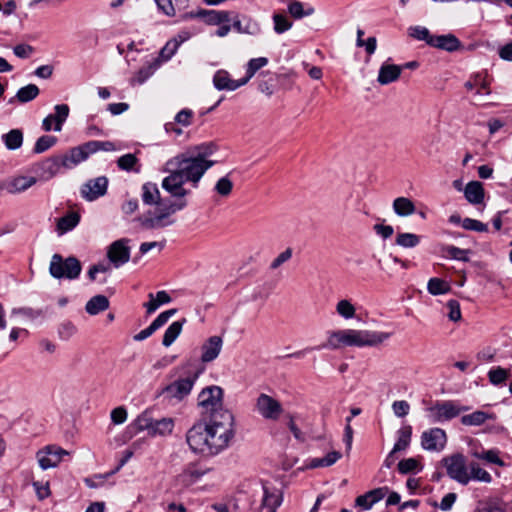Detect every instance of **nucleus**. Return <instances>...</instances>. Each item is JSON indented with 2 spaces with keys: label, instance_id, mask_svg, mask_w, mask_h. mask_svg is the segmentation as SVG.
Here are the masks:
<instances>
[{
  "label": "nucleus",
  "instance_id": "31",
  "mask_svg": "<svg viewBox=\"0 0 512 512\" xmlns=\"http://www.w3.org/2000/svg\"><path fill=\"white\" fill-rule=\"evenodd\" d=\"M186 322L185 319L175 321L172 324L169 325V327L166 329L162 344L165 347H169L173 344V342L178 338L180 335L183 325Z\"/></svg>",
  "mask_w": 512,
  "mask_h": 512
},
{
  "label": "nucleus",
  "instance_id": "47",
  "mask_svg": "<svg viewBox=\"0 0 512 512\" xmlns=\"http://www.w3.org/2000/svg\"><path fill=\"white\" fill-rule=\"evenodd\" d=\"M56 141L57 139L54 136L43 135L37 139L35 146L33 148V152L35 154H41L50 149L52 146H54Z\"/></svg>",
  "mask_w": 512,
  "mask_h": 512
},
{
  "label": "nucleus",
  "instance_id": "2",
  "mask_svg": "<svg viewBox=\"0 0 512 512\" xmlns=\"http://www.w3.org/2000/svg\"><path fill=\"white\" fill-rule=\"evenodd\" d=\"M214 165V161L195 158L192 154H180L165 164V170L170 174L162 181V187L167 191H173L181 188L186 182L196 183L201 179L204 173Z\"/></svg>",
  "mask_w": 512,
  "mask_h": 512
},
{
  "label": "nucleus",
  "instance_id": "50",
  "mask_svg": "<svg viewBox=\"0 0 512 512\" xmlns=\"http://www.w3.org/2000/svg\"><path fill=\"white\" fill-rule=\"evenodd\" d=\"M108 187V179L105 176L97 177L85 184L87 192H106Z\"/></svg>",
  "mask_w": 512,
  "mask_h": 512
},
{
  "label": "nucleus",
  "instance_id": "18",
  "mask_svg": "<svg viewBox=\"0 0 512 512\" xmlns=\"http://www.w3.org/2000/svg\"><path fill=\"white\" fill-rule=\"evenodd\" d=\"M223 346V340L220 336H211L209 337L201 347V361L203 363H208L215 360Z\"/></svg>",
  "mask_w": 512,
  "mask_h": 512
},
{
  "label": "nucleus",
  "instance_id": "14",
  "mask_svg": "<svg viewBox=\"0 0 512 512\" xmlns=\"http://www.w3.org/2000/svg\"><path fill=\"white\" fill-rule=\"evenodd\" d=\"M127 243L128 240L120 239L109 246L107 257L114 268H119L129 261L130 248Z\"/></svg>",
  "mask_w": 512,
  "mask_h": 512
},
{
  "label": "nucleus",
  "instance_id": "46",
  "mask_svg": "<svg viewBox=\"0 0 512 512\" xmlns=\"http://www.w3.org/2000/svg\"><path fill=\"white\" fill-rule=\"evenodd\" d=\"M470 480H477L484 483H490L492 481L491 475L484 469H482L477 463H470Z\"/></svg>",
  "mask_w": 512,
  "mask_h": 512
},
{
  "label": "nucleus",
  "instance_id": "55",
  "mask_svg": "<svg viewBox=\"0 0 512 512\" xmlns=\"http://www.w3.org/2000/svg\"><path fill=\"white\" fill-rule=\"evenodd\" d=\"M138 159L134 154L128 153L118 158L117 164L121 170L130 171L136 165Z\"/></svg>",
  "mask_w": 512,
  "mask_h": 512
},
{
  "label": "nucleus",
  "instance_id": "35",
  "mask_svg": "<svg viewBox=\"0 0 512 512\" xmlns=\"http://www.w3.org/2000/svg\"><path fill=\"white\" fill-rule=\"evenodd\" d=\"M488 419H494V416L478 410L471 414L462 416L461 423L465 426H480Z\"/></svg>",
  "mask_w": 512,
  "mask_h": 512
},
{
  "label": "nucleus",
  "instance_id": "58",
  "mask_svg": "<svg viewBox=\"0 0 512 512\" xmlns=\"http://www.w3.org/2000/svg\"><path fill=\"white\" fill-rule=\"evenodd\" d=\"M112 267H113V265L111 264L110 261H109V263L102 262V263L93 265L90 267V269L88 271V277L90 278V280L94 281L96 279L97 273H108V272H110Z\"/></svg>",
  "mask_w": 512,
  "mask_h": 512
},
{
  "label": "nucleus",
  "instance_id": "34",
  "mask_svg": "<svg viewBox=\"0 0 512 512\" xmlns=\"http://www.w3.org/2000/svg\"><path fill=\"white\" fill-rule=\"evenodd\" d=\"M2 140L9 150H17L23 144V132L20 129H12L2 136Z\"/></svg>",
  "mask_w": 512,
  "mask_h": 512
},
{
  "label": "nucleus",
  "instance_id": "60",
  "mask_svg": "<svg viewBox=\"0 0 512 512\" xmlns=\"http://www.w3.org/2000/svg\"><path fill=\"white\" fill-rule=\"evenodd\" d=\"M447 255L455 260L459 261H468V251L455 247V246H448L445 249Z\"/></svg>",
  "mask_w": 512,
  "mask_h": 512
},
{
  "label": "nucleus",
  "instance_id": "38",
  "mask_svg": "<svg viewBox=\"0 0 512 512\" xmlns=\"http://www.w3.org/2000/svg\"><path fill=\"white\" fill-rule=\"evenodd\" d=\"M335 310L336 313L345 320L352 319L356 315V308L351 300L348 299L339 300L336 303Z\"/></svg>",
  "mask_w": 512,
  "mask_h": 512
},
{
  "label": "nucleus",
  "instance_id": "56",
  "mask_svg": "<svg viewBox=\"0 0 512 512\" xmlns=\"http://www.w3.org/2000/svg\"><path fill=\"white\" fill-rule=\"evenodd\" d=\"M243 33L256 35L260 32L259 23L249 16H243Z\"/></svg>",
  "mask_w": 512,
  "mask_h": 512
},
{
  "label": "nucleus",
  "instance_id": "16",
  "mask_svg": "<svg viewBox=\"0 0 512 512\" xmlns=\"http://www.w3.org/2000/svg\"><path fill=\"white\" fill-rule=\"evenodd\" d=\"M213 85L219 91H235L238 88L247 84V79L234 80L231 78L228 71L224 69L217 70L213 76Z\"/></svg>",
  "mask_w": 512,
  "mask_h": 512
},
{
  "label": "nucleus",
  "instance_id": "54",
  "mask_svg": "<svg viewBox=\"0 0 512 512\" xmlns=\"http://www.w3.org/2000/svg\"><path fill=\"white\" fill-rule=\"evenodd\" d=\"M394 415L398 418L406 417L410 412V404L406 400H396L391 405Z\"/></svg>",
  "mask_w": 512,
  "mask_h": 512
},
{
  "label": "nucleus",
  "instance_id": "8",
  "mask_svg": "<svg viewBox=\"0 0 512 512\" xmlns=\"http://www.w3.org/2000/svg\"><path fill=\"white\" fill-rule=\"evenodd\" d=\"M256 412L265 420L276 421L283 413L282 404L274 397L261 393L255 402Z\"/></svg>",
  "mask_w": 512,
  "mask_h": 512
},
{
  "label": "nucleus",
  "instance_id": "25",
  "mask_svg": "<svg viewBox=\"0 0 512 512\" xmlns=\"http://www.w3.org/2000/svg\"><path fill=\"white\" fill-rule=\"evenodd\" d=\"M148 297L149 301L144 304L148 314L155 312L161 305L171 302V297L166 291H158L156 295L150 293Z\"/></svg>",
  "mask_w": 512,
  "mask_h": 512
},
{
  "label": "nucleus",
  "instance_id": "11",
  "mask_svg": "<svg viewBox=\"0 0 512 512\" xmlns=\"http://www.w3.org/2000/svg\"><path fill=\"white\" fill-rule=\"evenodd\" d=\"M447 474L460 484L466 485L470 481L466 461L462 454H455L444 459Z\"/></svg>",
  "mask_w": 512,
  "mask_h": 512
},
{
  "label": "nucleus",
  "instance_id": "32",
  "mask_svg": "<svg viewBox=\"0 0 512 512\" xmlns=\"http://www.w3.org/2000/svg\"><path fill=\"white\" fill-rule=\"evenodd\" d=\"M63 160L61 157H51L40 163V170L46 177H52L63 168Z\"/></svg>",
  "mask_w": 512,
  "mask_h": 512
},
{
  "label": "nucleus",
  "instance_id": "42",
  "mask_svg": "<svg viewBox=\"0 0 512 512\" xmlns=\"http://www.w3.org/2000/svg\"><path fill=\"white\" fill-rule=\"evenodd\" d=\"M427 290L432 295H443L449 292L450 285L440 278H431L427 284Z\"/></svg>",
  "mask_w": 512,
  "mask_h": 512
},
{
  "label": "nucleus",
  "instance_id": "53",
  "mask_svg": "<svg viewBox=\"0 0 512 512\" xmlns=\"http://www.w3.org/2000/svg\"><path fill=\"white\" fill-rule=\"evenodd\" d=\"M420 469V463L415 458L403 459L398 463V470L402 474H407Z\"/></svg>",
  "mask_w": 512,
  "mask_h": 512
},
{
  "label": "nucleus",
  "instance_id": "57",
  "mask_svg": "<svg viewBox=\"0 0 512 512\" xmlns=\"http://www.w3.org/2000/svg\"><path fill=\"white\" fill-rule=\"evenodd\" d=\"M448 311V318L453 321L457 322L461 320V310H460V304L456 300H449L446 305Z\"/></svg>",
  "mask_w": 512,
  "mask_h": 512
},
{
  "label": "nucleus",
  "instance_id": "4",
  "mask_svg": "<svg viewBox=\"0 0 512 512\" xmlns=\"http://www.w3.org/2000/svg\"><path fill=\"white\" fill-rule=\"evenodd\" d=\"M198 407L201 410V419L212 418L221 412H230L223 408V390L219 386L204 388L198 395Z\"/></svg>",
  "mask_w": 512,
  "mask_h": 512
},
{
  "label": "nucleus",
  "instance_id": "61",
  "mask_svg": "<svg viewBox=\"0 0 512 512\" xmlns=\"http://www.w3.org/2000/svg\"><path fill=\"white\" fill-rule=\"evenodd\" d=\"M213 151L214 147L212 144H202L194 148V152L192 153V155L195 158H202L203 160H208L207 158L213 154Z\"/></svg>",
  "mask_w": 512,
  "mask_h": 512
},
{
  "label": "nucleus",
  "instance_id": "20",
  "mask_svg": "<svg viewBox=\"0 0 512 512\" xmlns=\"http://www.w3.org/2000/svg\"><path fill=\"white\" fill-rule=\"evenodd\" d=\"M91 154L92 151H89L86 148V143L81 146L74 147L67 154L61 156L63 160V168L71 169L76 165L80 164L81 162L85 161Z\"/></svg>",
  "mask_w": 512,
  "mask_h": 512
},
{
  "label": "nucleus",
  "instance_id": "26",
  "mask_svg": "<svg viewBox=\"0 0 512 512\" xmlns=\"http://www.w3.org/2000/svg\"><path fill=\"white\" fill-rule=\"evenodd\" d=\"M161 66V60L159 58H154L151 62H149L146 66L139 69V71L135 74L131 83L143 84L149 77H151L154 72Z\"/></svg>",
  "mask_w": 512,
  "mask_h": 512
},
{
  "label": "nucleus",
  "instance_id": "5",
  "mask_svg": "<svg viewBox=\"0 0 512 512\" xmlns=\"http://www.w3.org/2000/svg\"><path fill=\"white\" fill-rule=\"evenodd\" d=\"M469 410L467 406H461L456 401H438L426 409L427 418L431 423H443L449 421L462 412Z\"/></svg>",
  "mask_w": 512,
  "mask_h": 512
},
{
  "label": "nucleus",
  "instance_id": "64",
  "mask_svg": "<svg viewBox=\"0 0 512 512\" xmlns=\"http://www.w3.org/2000/svg\"><path fill=\"white\" fill-rule=\"evenodd\" d=\"M233 188L234 184L229 175L220 178L215 185L216 192H231Z\"/></svg>",
  "mask_w": 512,
  "mask_h": 512
},
{
  "label": "nucleus",
  "instance_id": "19",
  "mask_svg": "<svg viewBox=\"0 0 512 512\" xmlns=\"http://www.w3.org/2000/svg\"><path fill=\"white\" fill-rule=\"evenodd\" d=\"M36 183L33 176H16L0 182V190L8 192H20L29 189Z\"/></svg>",
  "mask_w": 512,
  "mask_h": 512
},
{
  "label": "nucleus",
  "instance_id": "23",
  "mask_svg": "<svg viewBox=\"0 0 512 512\" xmlns=\"http://www.w3.org/2000/svg\"><path fill=\"white\" fill-rule=\"evenodd\" d=\"M430 46L446 50L448 52H453L460 48L461 42L455 35L445 34L433 36V40Z\"/></svg>",
  "mask_w": 512,
  "mask_h": 512
},
{
  "label": "nucleus",
  "instance_id": "36",
  "mask_svg": "<svg viewBox=\"0 0 512 512\" xmlns=\"http://www.w3.org/2000/svg\"><path fill=\"white\" fill-rule=\"evenodd\" d=\"M499 451L497 449H490V450H482V451H473L472 456L484 460L487 463L496 464L500 467L505 466L504 461L499 457Z\"/></svg>",
  "mask_w": 512,
  "mask_h": 512
},
{
  "label": "nucleus",
  "instance_id": "29",
  "mask_svg": "<svg viewBox=\"0 0 512 512\" xmlns=\"http://www.w3.org/2000/svg\"><path fill=\"white\" fill-rule=\"evenodd\" d=\"M341 457L342 454L340 452L331 451L324 457L310 459L306 466L311 469L318 467H329L335 464Z\"/></svg>",
  "mask_w": 512,
  "mask_h": 512
},
{
  "label": "nucleus",
  "instance_id": "10",
  "mask_svg": "<svg viewBox=\"0 0 512 512\" xmlns=\"http://www.w3.org/2000/svg\"><path fill=\"white\" fill-rule=\"evenodd\" d=\"M69 454L70 453L67 450L57 445H48L37 452L36 458L39 466L43 470H47L57 467L63 460V457L68 456Z\"/></svg>",
  "mask_w": 512,
  "mask_h": 512
},
{
  "label": "nucleus",
  "instance_id": "15",
  "mask_svg": "<svg viewBox=\"0 0 512 512\" xmlns=\"http://www.w3.org/2000/svg\"><path fill=\"white\" fill-rule=\"evenodd\" d=\"M55 113L49 114L42 121V128L44 131L49 132L54 130L60 132L62 125L69 116V106L67 104H58L54 107Z\"/></svg>",
  "mask_w": 512,
  "mask_h": 512
},
{
  "label": "nucleus",
  "instance_id": "30",
  "mask_svg": "<svg viewBox=\"0 0 512 512\" xmlns=\"http://www.w3.org/2000/svg\"><path fill=\"white\" fill-rule=\"evenodd\" d=\"M288 4V12L295 19H301L304 16H310L314 13V8L308 7L304 10V5L298 0H280Z\"/></svg>",
  "mask_w": 512,
  "mask_h": 512
},
{
  "label": "nucleus",
  "instance_id": "41",
  "mask_svg": "<svg viewBox=\"0 0 512 512\" xmlns=\"http://www.w3.org/2000/svg\"><path fill=\"white\" fill-rule=\"evenodd\" d=\"M408 35L418 41H425L428 45H431L434 36L426 27L419 25L409 27Z\"/></svg>",
  "mask_w": 512,
  "mask_h": 512
},
{
  "label": "nucleus",
  "instance_id": "12",
  "mask_svg": "<svg viewBox=\"0 0 512 512\" xmlns=\"http://www.w3.org/2000/svg\"><path fill=\"white\" fill-rule=\"evenodd\" d=\"M198 376L199 372H193L185 378L178 379L165 387L164 393L170 398L182 400L190 394Z\"/></svg>",
  "mask_w": 512,
  "mask_h": 512
},
{
  "label": "nucleus",
  "instance_id": "63",
  "mask_svg": "<svg viewBox=\"0 0 512 512\" xmlns=\"http://www.w3.org/2000/svg\"><path fill=\"white\" fill-rule=\"evenodd\" d=\"M76 327L71 322H64L60 325L58 334L59 337L63 340L70 339L76 333Z\"/></svg>",
  "mask_w": 512,
  "mask_h": 512
},
{
  "label": "nucleus",
  "instance_id": "44",
  "mask_svg": "<svg viewBox=\"0 0 512 512\" xmlns=\"http://www.w3.org/2000/svg\"><path fill=\"white\" fill-rule=\"evenodd\" d=\"M395 243L403 248H413L420 243V237L414 233H399Z\"/></svg>",
  "mask_w": 512,
  "mask_h": 512
},
{
  "label": "nucleus",
  "instance_id": "37",
  "mask_svg": "<svg viewBox=\"0 0 512 512\" xmlns=\"http://www.w3.org/2000/svg\"><path fill=\"white\" fill-rule=\"evenodd\" d=\"M80 216L76 212H71L60 218L57 223V230L60 234H64L77 226Z\"/></svg>",
  "mask_w": 512,
  "mask_h": 512
},
{
  "label": "nucleus",
  "instance_id": "6",
  "mask_svg": "<svg viewBox=\"0 0 512 512\" xmlns=\"http://www.w3.org/2000/svg\"><path fill=\"white\" fill-rule=\"evenodd\" d=\"M81 263L75 257L63 259L59 254H54L49 265V272L56 279H76L81 273Z\"/></svg>",
  "mask_w": 512,
  "mask_h": 512
},
{
  "label": "nucleus",
  "instance_id": "28",
  "mask_svg": "<svg viewBox=\"0 0 512 512\" xmlns=\"http://www.w3.org/2000/svg\"><path fill=\"white\" fill-rule=\"evenodd\" d=\"M412 427L410 425L402 426L397 431V440L393 446V452H400L406 450L411 442Z\"/></svg>",
  "mask_w": 512,
  "mask_h": 512
},
{
  "label": "nucleus",
  "instance_id": "49",
  "mask_svg": "<svg viewBox=\"0 0 512 512\" xmlns=\"http://www.w3.org/2000/svg\"><path fill=\"white\" fill-rule=\"evenodd\" d=\"M274 31L277 34H282L291 29L293 23L283 14L273 15Z\"/></svg>",
  "mask_w": 512,
  "mask_h": 512
},
{
  "label": "nucleus",
  "instance_id": "45",
  "mask_svg": "<svg viewBox=\"0 0 512 512\" xmlns=\"http://www.w3.org/2000/svg\"><path fill=\"white\" fill-rule=\"evenodd\" d=\"M268 64L266 57H258L250 59L246 67V76L243 79H247V82L255 75V73Z\"/></svg>",
  "mask_w": 512,
  "mask_h": 512
},
{
  "label": "nucleus",
  "instance_id": "13",
  "mask_svg": "<svg viewBox=\"0 0 512 512\" xmlns=\"http://www.w3.org/2000/svg\"><path fill=\"white\" fill-rule=\"evenodd\" d=\"M447 443L446 432L441 428H430L421 434V447L429 452H441Z\"/></svg>",
  "mask_w": 512,
  "mask_h": 512
},
{
  "label": "nucleus",
  "instance_id": "1",
  "mask_svg": "<svg viewBox=\"0 0 512 512\" xmlns=\"http://www.w3.org/2000/svg\"><path fill=\"white\" fill-rule=\"evenodd\" d=\"M234 433L233 414L221 412L195 422L186 433V442L193 452L213 456L229 446Z\"/></svg>",
  "mask_w": 512,
  "mask_h": 512
},
{
  "label": "nucleus",
  "instance_id": "43",
  "mask_svg": "<svg viewBox=\"0 0 512 512\" xmlns=\"http://www.w3.org/2000/svg\"><path fill=\"white\" fill-rule=\"evenodd\" d=\"M182 42L183 39L177 40L174 38L165 44V46L160 50L159 56L157 57L161 60V64L165 61H168L176 53Z\"/></svg>",
  "mask_w": 512,
  "mask_h": 512
},
{
  "label": "nucleus",
  "instance_id": "40",
  "mask_svg": "<svg viewBox=\"0 0 512 512\" xmlns=\"http://www.w3.org/2000/svg\"><path fill=\"white\" fill-rule=\"evenodd\" d=\"M394 210L399 216H408L415 210L413 202L405 197L395 199L393 203Z\"/></svg>",
  "mask_w": 512,
  "mask_h": 512
},
{
  "label": "nucleus",
  "instance_id": "24",
  "mask_svg": "<svg viewBox=\"0 0 512 512\" xmlns=\"http://www.w3.org/2000/svg\"><path fill=\"white\" fill-rule=\"evenodd\" d=\"M264 495L260 512H276L277 508L282 502V496L279 491H269L268 488L264 487Z\"/></svg>",
  "mask_w": 512,
  "mask_h": 512
},
{
  "label": "nucleus",
  "instance_id": "17",
  "mask_svg": "<svg viewBox=\"0 0 512 512\" xmlns=\"http://www.w3.org/2000/svg\"><path fill=\"white\" fill-rule=\"evenodd\" d=\"M209 470V468L202 467L198 464H189L176 477V480L180 485L189 487L200 481Z\"/></svg>",
  "mask_w": 512,
  "mask_h": 512
},
{
  "label": "nucleus",
  "instance_id": "7",
  "mask_svg": "<svg viewBox=\"0 0 512 512\" xmlns=\"http://www.w3.org/2000/svg\"><path fill=\"white\" fill-rule=\"evenodd\" d=\"M391 333L371 330L348 329V346L373 347L382 344L391 337Z\"/></svg>",
  "mask_w": 512,
  "mask_h": 512
},
{
  "label": "nucleus",
  "instance_id": "51",
  "mask_svg": "<svg viewBox=\"0 0 512 512\" xmlns=\"http://www.w3.org/2000/svg\"><path fill=\"white\" fill-rule=\"evenodd\" d=\"M114 474L115 471H111L105 474H96L92 477L85 478L84 482L89 488H99L105 483V481L109 477H111Z\"/></svg>",
  "mask_w": 512,
  "mask_h": 512
},
{
  "label": "nucleus",
  "instance_id": "22",
  "mask_svg": "<svg viewBox=\"0 0 512 512\" xmlns=\"http://www.w3.org/2000/svg\"><path fill=\"white\" fill-rule=\"evenodd\" d=\"M402 72V67L395 64H387L384 63L378 73L377 81L381 85H387L390 84L400 77Z\"/></svg>",
  "mask_w": 512,
  "mask_h": 512
},
{
  "label": "nucleus",
  "instance_id": "27",
  "mask_svg": "<svg viewBox=\"0 0 512 512\" xmlns=\"http://www.w3.org/2000/svg\"><path fill=\"white\" fill-rule=\"evenodd\" d=\"M109 300L104 295L93 296L85 305V310L89 315H97L109 308Z\"/></svg>",
  "mask_w": 512,
  "mask_h": 512
},
{
  "label": "nucleus",
  "instance_id": "39",
  "mask_svg": "<svg viewBox=\"0 0 512 512\" xmlns=\"http://www.w3.org/2000/svg\"><path fill=\"white\" fill-rule=\"evenodd\" d=\"M38 95L39 88L35 84H28L18 90L15 98L20 103H27L35 99Z\"/></svg>",
  "mask_w": 512,
  "mask_h": 512
},
{
  "label": "nucleus",
  "instance_id": "21",
  "mask_svg": "<svg viewBox=\"0 0 512 512\" xmlns=\"http://www.w3.org/2000/svg\"><path fill=\"white\" fill-rule=\"evenodd\" d=\"M348 329L330 331L327 335L326 342L321 344L318 349L336 350L344 346H348Z\"/></svg>",
  "mask_w": 512,
  "mask_h": 512
},
{
  "label": "nucleus",
  "instance_id": "52",
  "mask_svg": "<svg viewBox=\"0 0 512 512\" xmlns=\"http://www.w3.org/2000/svg\"><path fill=\"white\" fill-rule=\"evenodd\" d=\"M86 148L92 151V154L99 151H114L116 149L115 144L110 141H89L86 143Z\"/></svg>",
  "mask_w": 512,
  "mask_h": 512
},
{
  "label": "nucleus",
  "instance_id": "62",
  "mask_svg": "<svg viewBox=\"0 0 512 512\" xmlns=\"http://www.w3.org/2000/svg\"><path fill=\"white\" fill-rule=\"evenodd\" d=\"M462 227L466 230H473L479 232H485L488 229L486 224L471 218L463 219Z\"/></svg>",
  "mask_w": 512,
  "mask_h": 512
},
{
  "label": "nucleus",
  "instance_id": "9",
  "mask_svg": "<svg viewBox=\"0 0 512 512\" xmlns=\"http://www.w3.org/2000/svg\"><path fill=\"white\" fill-rule=\"evenodd\" d=\"M141 430H146L151 436H167L173 432L174 420L169 417L153 420L146 416L138 418Z\"/></svg>",
  "mask_w": 512,
  "mask_h": 512
},
{
  "label": "nucleus",
  "instance_id": "48",
  "mask_svg": "<svg viewBox=\"0 0 512 512\" xmlns=\"http://www.w3.org/2000/svg\"><path fill=\"white\" fill-rule=\"evenodd\" d=\"M510 376L509 370L501 367L493 368L488 372L489 381L493 385L503 384Z\"/></svg>",
  "mask_w": 512,
  "mask_h": 512
},
{
  "label": "nucleus",
  "instance_id": "33",
  "mask_svg": "<svg viewBox=\"0 0 512 512\" xmlns=\"http://www.w3.org/2000/svg\"><path fill=\"white\" fill-rule=\"evenodd\" d=\"M189 16L194 17V14H190ZM195 16L205 17L206 22L209 24H220L230 21L229 13L226 11H201L195 14Z\"/></svg>",
  "mask_w": 512,
  "mask_h": 512
},
{
  "label": "nucleus",
  "instance_id": "59",
  "mask_svg": "<svg viewBox=\"0 0 512 512\" xmlns=\"http://www.w3.org/2000/svg\"><path fill=\"white\" fill-rule=\"evenodd\" d=\"M193 115H194V113L192 110L182 109L181 111H179L176 114V116L174 118L175 123L180 124L184 127H187V126L191 125V123H192L191 120L193 118Z\"/></svg>",
  "mask_w": 512,
  "mask_h": 512
},
{
  "label": "nucleus",
  "instance_id": "3",
  "mask_svg": "<svg viewBox=\"0 0 512 512\" xmlns=\"http://www.w3.org/2000/svg\"><path fill=\"white\" fill-rule=\"evenodd\" d=\"M186 204L185 194H142V223L148 228L169 225L170 216Z\"/></svg>",
  "mask_w": 512,
  "mask_h": 512
}]
</instances>
